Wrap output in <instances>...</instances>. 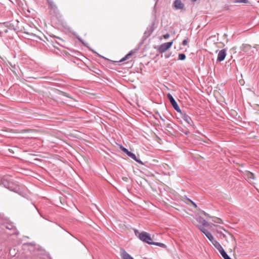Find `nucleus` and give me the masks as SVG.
<instances>
[{
	"instance_id": "nucleus-1",
	"label": "nucleus",
	"mask_w": 259,
	"mask_h": 259,
	"mask_svg": "<svg viewBox=\"0 0 259 259\" xmlns=\"http://www.w3.org/2000/svg\"><path fill=\"white\" fill-rule=\"evenodd\" d=\"M139 238L141 240L149 244L153 245L154 243V242L152 241V239L150 236V235L144 231L142 232L139 234Z\"/></svg>"
},
{
	"instance_id": "nucleus-2",
	"label": "nucleus",
	"mask_w": 259,
	"mask_h": 259,
	"mask_svg": "<svg viewBox=\"0 0 259 259\" xmlns=\"http://www.w3.org/2000/svg\"><path fill=\"white\" fill-rule=\"evenodd\" d=\"M179 113L181 114V118L188 124L189 127L193 128L194 124L191 118L185 112L181 111V112Z\"/></svg>"
},
{
	"instance_id": "nucleus-3",
	"label": "nucleus",
	"mask_w": 259,
	"mask_h": 259,
	"mask_svg": "<svg viewBox=\"0 0 259 259\" xmlns=\"http://www.w3.org/2000/svg\"><path fill=\"white\" fill-rule=\"evenodd\" d=\"M167 97L175 110H176L178 112H181V109L180 108L175 99L173 98L172 96L170 94L168 93L167 95Z\"/></svg>"
},
{
	"instance_id": "nucleus-4",
	"label": "nucleus",
	"mask_w": 259,
	"mask_h": 259,
	"mask_svg": "<svg viewBox=\"0 0 259 259\" xmlns=\"http://www.w3.org/2000/svg\"><path fill=\"white\" fill-rule=\"evenodd\" d=\"M2 184L5 188L8 189L10 191L18 193L19 188L17 186L14 185L13 184L4 181L2 182Z\"/></svg>"
},
{
	"instance_id": "nucleus-5",
	"label": "nucleus",
	"mask_w": 259,
	"mask_h": 259,
	"mask_svg": "<svg viewBox=\"0 0 259 259\" xmlns=\"http://www.w3.org/2000/svg\"><path fill=\"white\" fill-rule=\"evenodd\" d=\"M172 41L167 42L164 43L160 45L158 48V52L160 53H162L165 52L166 50H167L169 48L171 47L172 45Z\"/></svg>"
},
{
	"instance_id": "nucleus-6",
	"label": "nucleus",
	"mask_w": 259,
	"mask_h": 259,
	"mask_svg": "<svg viewBox=\"0 0 259 259\" xmlns=\"http://www.w3.org/2000/svg\"><path fill=\"white\" fill-rule=\"evenodd\" d=\"M199 229L202 232H203L205 235V236L211 242H212L214 240L212 234L207 230L205 229L204 227H200Z\"/></svg>"
},
{
	"instance_id": "nucleus-7",
	"label": "nucleus",
	"mask_w": 259,
	"mask_h": 259,
	"mask_svg": "<svg viewBox=\"0 0 259 259\" xmlns=\"http://www.w3.org/2000/svg\"><path fill=\"white\" fill-rule=\"evenodd\" d=\"M227 50L226 49L221 50L219 52L217 58V61L222 62L225 59L227 55Z\"/></svg>"
},
{
	"instance_id": "nucleus-8",
	"label": "nucleus",
	"mask_w": 259,
	"mask_h": 259,
	"mask_svg": "<svg viewBox=\"0 0 259 259\" xmlns=\"http://www.w3.org/2000/svg\"><path fill=\"white\" fill-rule=\"evenodd\" d=\"M243 176L250 183L252 182L251 180H254L255 179L254 174L249 171L246 170L243 173Z\"/></svg>"
},
{
	"instance_id": "nucleus-9",
	"label": "nucleus",
	"mask_w": 259,
	"mask_h": 259,
	"mask_svg": "<svg viewBox=\"0 0 259 259\" xmlns=\"http://www.w3.org/2000/svg\"><path fill=\"white\" fill-rule=\"evenodd\" d=\"M173 5L176 10H184V4L181 0H175Z\"/></svg>"
},
{
	"instance_id": "nucleus-10",
	"label": "nucleus",
	"mask_w": 259,
	"mask_h": 259,
	"mask_svg": "<svg viewBox=\"0 0 259 259\" xmlns=\"http://www.w3.org/2000/svg\"><path fill=\"white\" fill-rule=\"evenodd\" d=\"M126 154L129 157H130L131 158H132L133 159H134V160H135L136 162H138L139 163L141 164L142 165L144 164V163L142 162V161L140 160V159L137 158L136 155L135 154L133 153L132 152L129 151Z\"/></svg>"
},
{
	"instance_id": "nucleus-11",
	"label": "nucleus",
	"mask_w": 259,
	"mask_h": 259,
	"mask_svg": "<svg viewBox=\"0 0 259 259\" xmlns=\"http://www.w3.org/2000/svg\"><path fill=\"white\" fill-rule=\"evenodd\" d=\"M121 257L122 259H134L124 250H122L121 252Z\"/></svg>"
},
{
	"instance_id": "nucleus-12",
	"label": "nucleus",
	"mask_w": 259,
	"mask_h": 259,
	"mask_svg": "<svg viewBox=\"0 0 259 259\" xmlns=\"http://www.w3.org/2000/svg\"><path fill=\"white\" fill-rule=\"evenodd\" d=\"M211 243L220 252L224 249L222 245L216 240L214 239Z\"/></svg>"
},
{
	"instance_id": "nucleus-13",
	"label": "nucleus",
	"mask_w": 259,
	"mask_h": 259,
	"mask_svg": "<svg viewBox=\"0 0 259 259\" xmlns=\"http://www.w3.org/2000/svg\"><path fill=\"white\" fill-rule=\"evenodd\" d=\"M153 31H154L153 26V25L149 26L147 28V29L145 31L144 34L147 36H149L152 34V33L153 32Z\"/></svg>"
},
{
	"instance_id": "nucleus-14",
	"label": "nucleus",
	"mask_w": 259,
	"mask_h": 259,
	"mask_svg": "<svg viewBox=\"0 0 259 259\" xmlns=\"http://www.w3.org/2000/svg\"><path fill=\"white\" fill-rule=\"evenodd\" d=\"M251 49V46L248 44H243L241 47V50L245 53H248Z\"/></svg>"
},
{
	"instance_id": "nucleus-15",
	"label": "nucleus",
	"mask_w": 259,
	"mask_h": 259,
	"mask_svg": "<svg viewBox=\"0 0 259 259\" xmlns=\"http://www.w3.org/2000/svg\"><path fill=\"white\" fill-rule=\"evenodd\" d=\"M47 3H48V4L49 5V7L51 9L55 10V9H57L56 5L54 3V2L52 0H48Z\"/></svg>"
},
{
	"instance_id": "nucleus-16",
	"label": "nucleus",
	"mask_w": 259,
	"mask_h": 259,
	"mask_svg": "<svg viewBox=\"0 0 259 259\" xmlns=\"http://www.w3.org/2000/svg\"><path fill=\"white\" fill-rule=\"evenodd\" d=\"M221 254L222 255V257L224 259H232L226 253V252L225 251L224 249L222 250L220 252Z\"/></svg>"
},
{
	"instance_id": "nucleus-17",
	"label": "nucleus",
	"mask_w": 259,
	"mask_h": 259,
	"mask_svg": "<svg viewBox=\"0 0 259 259\" xmlns=\"http://www.w3.org/2000/svg\"><path fill=\"white\" fill-rule=\"evenodd\" d=\"M133 52L132 51L129 52L127 55L125 56L124 57L122 58L119 62H122L128 59L132 55Z\"/></svg>"
},
{
	"instance_id": "nucleus-18",
	"label": "nucleus",
	"mask_w": 259,
	"mask_h": 259,
	"mask_svg": "<svg viewBox=\"0 0 259 259\" xmlns=\"http://www.w3.org/2000/svg\"><path fill=\"white\" fill-rule=\"evenodd\" d=\"M153 245L158 246L159 247H162V248H166L167 247L166 245L165 244H164V243H162L154 242Z\"/></svg>"
},
{
	"instance_id": "nucleus-19",
	"label": "nucleus",
	"mask_w": 259,
	"mask_h": 259,
	"mask_svg": "<svg viewBox=\"0 0 259 259\" xmlns=\"http://www.w3.org/2000/svg\"><path fill=\"white\" fill-rule=\"evenodd\" d=\"M232 1L235 3L247 4L248 3V0H232Z\"/></svg>"
},
{
	"instance_id": "nucleus-20",
	"label": "nucleus",
	"mask_w": 259,
	"mask_h": 259,
	"mask_svg": "<svg viewBox=\"0 0 259 259\" xmlns=\"http://www.w3.org/2000/svg\"><path fill=\"white\" fill-rule=\"evenodd\" d=\"M186 57V55L184 54H180L178 56V59L180 60H184Z\"/></svg>"
},
{
	"instance_id": "nucleus-21",
	"label": "nucleus",
	"mask_w": 259,
	"mask_h": 259,
	"mask_svg": "<svg viewBox=\"0 0 259 259\" xmlns=\"http://www.w3.org/2000/svg\"><path fill=\"white\" fill-rule=\"evenodd\" d=\"M186 199L189 201L195 208H197V204L194 202H193L192 200H191L190 199L187 198L186 196H185Z\"/></svg>"
},
{
	"instance_id": "nucleus-22",
	"label": "nucleus",
	"mask_w": 259,
	"mask_h": 259,
	"mask_svg": "<svg viewBox=\"0 0 259 259\" xmlns=\"http://www.w3.org/2000/svg\"><path fill=\"white\" fill-rule=\"evenodd\" d=\"M166 127L169 130H172L173 127L171 123H167L166 124Z\"/></svg>"
},
{
	"instance_id": "nucleus-23",
	"label": "nucleus",
	"mask_w": 259,
	"mask_h": 259,
	"mask_svg": "<svg viewBox=\"0 0 259 259\" xmlns=\"http://www.w3.org/2000/svg\"><path fill=\"white\" fill-rule=\"evenodd\" d=\"M120 148L122 150V151H123L124 153H125L126 154H127L129 151L128 150V149H127L126 148L123 147V146H121L120 147Z\"/></svg>"
},
{
	"instance_id": "nucleus-24",
	"label": "nucleus",
	"mask_w": 259,
	"mask_h": 259,
	"mask_svg": "<svg viewBox=\"0 0 259 259\" xmlns=\"http://www.w3.org/2000/svg\"><path fill=\"white\" fill-rule=\"evenodd\" d=\"M222 230H223V231H224L225 232H227V233H228V234H229V233H228L227 231H226V230H225L224 229H223V228H221V227H219V230H217V232H218V233H220L223 234V232H222Z\"/></svg>"
},
{
	"instance_id": "nucleus-25",
	"label": "nucleus",
	"mask_w": 259,
	"mask_h": 259,
	"mask_svg": "<svg viewBox=\"0 0 259 259\" xmlns=\"http://www.w3.org/2000/svg\"><path fill=\"white\" fill-rule=\"evenodd\" d=\"M202 224L203 225L202 227H204V226H208V223L207 221H206L205 220H203L202 222Z\"/></svg>"
},
{
	"instance_id": "nucleus-26",
	"label": "nucleus",
	"mask_w": 259,
	"mask_h": 259,
	"mask_svg": "<svg viewBox=\"0 0 259 259\" xmlns=\"http://www.w3.org/2000/svg\"><path fill=\"white\" fill-rule=\"evenodd\" d=\"M188 44V38L185 39L183 41L182 44L184 46H186Z\"/></svg>"
},
{
	"instance_id": "nucleus-27",
	"label": "nucleus",
	"mask_w": 259,
	"mask_h": 259,
	"mask_svg": "<svg viewBox=\"0 0 259 259\" xmlns=\"http://www.w3.org/2000/svg\"><path fill=\"white\" fill-rule=\"evenodd\" d=\"M163 37L165 39H168L169 37V34L168 33H166L163 35Z\"/></svg>"
},
{
	"instance_id": "nucleus-28",
	"label": "nucleus",
	"mask_w": 259,
	"mask_h": 259,
	"mask_svg": "<svg viewBox=\"0 0 259 259\" xmlns=\"http://www.w3.org/2000/svg\"><path fill=\"white\" fill-rule=\"evenodd\" d=\"M184 133L185 135H187L189 134H190V132H189V130H186L185 131H184Z\"/></svg>"
},
{
	"instance_id": "nucleus-29",
	"label": "nucleus",
	"mask_w": 259,
	"mask_h": 259,
	"mask_svg": "<svg viewBox=\"0 0 259 259\" xmlns=\"http://www.w3.org/2000/svg\"><path fill=\"white\" fill-rule=\"evenodd\" d=\"M63 95L67 97H69L68 96V94H67V93L63 92Z\"/></svg>"
},
{
	"instance_id": "nucleus-30",
	"label": "nucleus",
	"mask_w": 259,
	"mask_h": 259,
	"mask_svg": "<svg viewBox=\"0 0 259 259\" xmlns=\"http://www.w3.org/2000/svg\"><path fill=\"white\" fill-rule=\"evenodd\" d=\"M77 38L80 42H82V39L80 38H79V37H77Z\"/></svg>"
},
{
	"instance_id": "nucleus-31",
	"label": "nucleus",
	"mask_w": 259,
	"mask_h": 259,
	"mask_svg": "<svg viewBox=\"0 0 259 259\" xmlns=\"http://www.w3.org/2000/svg\"><path fill=\"white\" fill-rule=\"evenodd\" d=\"M191 2H196L197 0H191Z\"/></svg>"
},
{
	"instance_id": "nucleus-32",
	"label": "nucleus",
	"mask_w": 259,
	"mask_h": 259,
	"mask_svg": "<svg viewBox=\"0 0 259 259\" xmlns=\"http://www.w3.org/2000/svg\"><path fill=\"white\" fill-rule=\"evenodd\" d=\"M160 119H161L162 121H164V119H163L161 116H160Z\"/></svg>"
},
{
	"instance_id": "nucleus-33",
	"label": "nucleus",
	"mask_w": 259,
	"mask_h": 259,
	"mask_svg": "<svg viewBox=\"0 0 259 259\" xmlns=\"http://www.w3.org/2000/svg\"><path fill=\"white\" fill-rule=\"evenodd\" d=\"M205 216H208V214H206V213H205Z\"/></svg>"
},
{
	"instance_id": "nucleus-34",
	"label": "nucleus",
	"mask_w": 259,
	"mask_h": 259,
	"mask_svg": "<svg viewBox=\"0 0 259 259\" xmlns=\"http://www.w3.org/2000/svg\"><path fill=\"white\" fill-rule=\"evenodd\" d=\"M223 236H224V237H226V236H225V234H223Z\"/></svg>"
},
{
	"instance_id": "nucleus-35",
	"label": "nucleus",
	"mask_w": 259,
	"mask_h": 259,
	"mask_svg": "<svg viewBox=\"0 0 259 259\" xmlns=\"http://www.w3.org/2000/svg\"><path fill=\"white\" fill-rule=\"evenodd\" d=\"M47 2L48 1V0H46Z\"/></svg>"
}]
</instances>
